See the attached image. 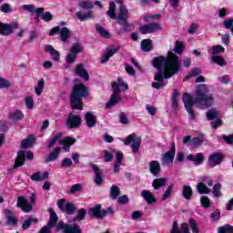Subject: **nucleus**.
I'll use <instances>...</instances> for the list:
<instances>
[{"mask_svg": "<svg viewBox=\"0 0 233 233\" xmlns=\"http://www.w3.org/2000/svg\"><path fill=\"white\" fill-rule=\"evenodd\" d=\"M59 152H61V147H56L47 157H45V163L48 164L52 161H56L59 157Z\"/></svg>", "mask_w": 233, "mask_h": 233, "instance_id": "bb28decb", "label": "nucleus"}, {"mask_svg": "<svg viewBox=\"0 0 233 233\" xmlns=\"http://www.w3.org/2000/svg\"><path fill=\"white\" fill-rule=\"evenodd\" d=\"M117 52H119V46H111L106 48V54H107L109 57H113V56L117 54Z\"/></svg>", "mask_w": 233, "mask_h": 233, "instance_id": "680f3d73", "label": "nucleus"}, {"mask_svg": "<svg viewBox=\"0 0 233 233\" xmlns=\"http://www.w3.org/2000/svg\"><path fill=\"white\" fill-rule=\"evenodd\" d=\"M141 50L143 52H152L153 45L152 40L150 39H144L141 41Z\"/></svg>", "mask_w": 233, "mask_h": 233, "instance_id": "473e14b6", "label": "nucleus"}, {"mask_svg": "<svg viewBox=\"0 0 233 233\" xmlns=\"http://www.w3.org/2000/svg\"><path fill=\"white\" fill-rule=\"evenodd\" d=\"M184 106L189 116V119H196V113L192 108L197 103H200L202 108H210L214 96L212 94H208V90L205 86H198L197 87L196 96L192 97L189 93H185L182 96Z\"/></svg>", "mask_w": 233, "mask_h": 233, "instance_id": "f03ea898", "label": "nucleus"}, {"mask_svg": "<svg viewBox=\"0 0 233 233\" xmlns=\"http://www.w3.org/2000/svg\"><path fill=\"white\" fill-rule=\"evenodd\" d=\"M88 214L90 218H95L96 219H103V209L101 208V204H96L93 208H90Z\"/></svg>", "mask_w": 233, "mask_h": 233, "instance_id": "a211bd4d", "label": "nucleus"}, {"mask_svg": "<svg viewBox=\"0 0 233 233\" xmlns=\"http://www.w3.org/2000/svg\"><path fill=\"white\" fill-rule=\"evenodd\" d=\"M210 218L213 221H219V219H221V211L219 209H216L210 214Z\"/></svg>", "mask_w": 233, "mask_h": 233, "instance_id": "69168bd1", "label": "nucleus"}, {"mask_svg": "<svg viewBox=\"0 0 233 233\" xmlns=\"http://www.w3.org/2000/svg\"><path fill=\"white\" fill-rule=\"evenodd\" d=\"M111 88L113 93L108 102L106 104V108H112L121 101V90L122 92H127V90H128V84L121 78H118L117 82H113L111 84Z\"/></svg>", "mask_w": 233, "mask_h": 233, "instance_id": "20e7f679", "label": "nucleus"}, {"mask_svg": "<svg viewBox=\"0 0 233 233\" xmlns=\"http://www.w3.org/2000/svg\"><path fill=\"white\" fill-rule=\"evenodd\" d=\"M60 37L63 43H66L70 39V29L68 27H62L60 29Z\"/></svg>", "mask_w": 233, "mask_h": 233, "instance_id": "e433bc0d", "label": "nucleus"}, {"mask_svg": "<svg viewBox=\"0 0 233 233\" xmlns=\"http://www.w3.org/2000/svg\"><path fill=\"white\" fill-rule=\"evenodd\" d=\"M225 160V155L221 152L211 153L208 158V164L210 168H214V167H218L221 165Z\"/></svg>", "mask_w": 233, "mask_h": 233, "instance_id": "0eeeda50", "label": "nucleus"}, {"mask_svg": "<svg viewBox=\"0 0 233 233\" xmlns=\"http://www.w3.org/2000/svg\"><path fill=\"white\" fill-rule=\"evenodd\" d=\"M76 17L80 21H87V19H92V11H88L86 14H83L81 11L76 12Z\"/></svg>", "mask_w": 233, "mask_h": 233, "instance_id": "79ce46f5", "label": "nucleus"}, {"mask_svg": "<svg viewBox=\"0 0 233 233\" xmlns=\"http://www.w3.org/2000/svg\"><path fill=\"white\" fill-rule=\"evenodd\" d=\"M130 143H133L131 145L133 154H137V152H139V148L141 147V137H136L134 135H129L126 138L124 144L128 146V145H130Z\"/></svg>", "mask_w": 233, "mask_h": 233, "instance_id": "1a4fd4ad", "label": "nucleus"}, {"mask_svg": "<svg viewBox=\"0 0 233 233\" xmlns=\"http://www.w3.org/2000/svg\"><path fill=\"white\" fill-rule=\"evenodd\" d=\"M81 123H83V120L79 115L73 116L72 114H69L66 125L67 128H79Z\"/></svg>", "mask_w": 233, "mask_h": 233, "instance_id": "9b49d317", "label": "nucleus"}, {"mask_svg": "<svg viewBox=\"0 0 233 233\" xmlns=\"http://www.w3.org/2000/svg\"><path fill=\"white\" fill-rule=\"evenodd\" d=\"M76 141L77 140L72 137H66L60 143L63 147H72V145H76Z\"/></svg>", "mask_w": 233, "mask_h": 233, "instance_id": "c03bdc74", "label": "nucleus"}, {"mask_svg": "<svg viewBox=\"0 0 233 233\" xmlns=\"http://www.w3.org/2000/svg\"><path fill=\"white\" fill-rule=\"evenodd\" d=\"M16 207L27 214L32 212V205L28 204V200L23 196L17 198Z\"/></svg>", "mask_w": 233, "mask_h": 233, "instance_id": "4468645a", "label": "nucleus"}, {"mask_svg": "<svg viewBox=\"0 0 233 233\" xmlns=\"http://www.w3.org/2000/svg\"><path fill=\"white\" fill-rule=\"evenodd\" d=\"M96 30L101 37H104L105 39H108L110 37V32L106 31L103 25L96 24Z\"/></svg>", "mask_w": 233, "mask_h": 233, "instance_id": "f704fd0d", "label": "nucleus"}, {"mask_svg": "<svg viewBox=\"0 0 233 233\" xmlns=\"http://www.w3.org/2000/svg\"><path fill=\"white\" fill-rule=\"evenodd\" d=\"M86 218V209L80 208L77 211V216L73 218V221H83Z\"/></svg>", "mask_w": 233, "mask_h": 233, "instance_id": "a18cd8bd", "label": "nucleus"}, {"mask_svg": "<svg viewBox=\"0 0 233 233\" xmlns=\"http://www.w3.org/2000/svg\"><path fill=\"white\" fill-rule=\"evenodd\" d=\"M56 230H61L62 233H83V230L79 225L66 224L63 220L57 223Z\"/></svg>", "mask_w": 233, "mask_h": 233, "instance_id": "423d86ee", "label": "nucleus"}, {"mask_svg": "<svg viewBox=\"0 0 233 233\" xmlns=\"http://www.w3.org/2000/svg\"><path fill=\"white\" fill-rule=\"evenodd\" d=\"M176 157V143H172L169 151L166 152L162 157L163 163H174Z\"/></svg>", "mask_w": 233, "mask_h": 233, "instance_id": "dca6fc26", "label": "nucleus"}, {"mask_svg": "<svg viewBox=\"0 0 233 233\" xmlns=\"http://www.w3.org/2000/svg\"><path fill=\"white\" fill-rule=\"evenodd\" d=\"M107 15L111 19H115L120 26H122V29H120L117 34L118 35H123V34H127V32H129L130 30V24H128V18H126V20L119 19V15H116V3L115 2H109V9L107 11Z\"/></svg>", "mask_w": 233, "mask_h": 233, "instance_id": "39448f33", "label": "nucleus"}, {"mask_svg": "<svg viewBox=\"0 0 233 233\" xmlns=\"http://www.w3.org/2000/svg\"><path fill=\"white\" fill-rule=\"evenodd\" d=\"M45 88V78H40L37 86L35 87V92L36 96H41L43 94V89Z\"/></svg>", "mask_w": 233, "mask_h": 233, "instance_id": "49530a36", "label": "nucleus"}, {"mask_svg": "<svg viewBox=\"0 0 233 233\" xmlns=\"http://www.w3.org/2000/svg\"><path fill=\"white\" fill-rule=\"evenodd\" d=\"M157 30H161V25L157 23H149L140 26V34L143 35L154 34V32H157Z\"/></svg>", "mask_w": 233, "mask_h": 233, "instance_id": "f8f14e48", "label": "nucleus"}, {"mask_svg": "<svg viewBox=\"0 0 233 233\" xmlns=\"http://www.w3.org/2000/svg\"><path fill=\"white\" fill-rule=\"evenodd\" d=\"M25 159H26V151H18L16 158L15 159V165L13 166V169L15 170L16 168H19V167H23V165H25Z\"/></svg>", "mask_w": 233, "mask_h": 233, "instance_id": "6ab92c4d", "label": "nucleus"}, {"mask_svg": "<svg viewBox=\"0 0 233 233\" xmlns=\"http://www.w3.org/2000/svg\"><path fill=\"white\" fill-rule=\"evenodd\" d=\"M35 143V136L29 135L27 138L23 139L21 142V148L26 149L30 148Z\"/></svg>", "mask_w": 233, "mask_h": 233, "instance_id": "c756f323", "label": "nucleus"}, {"mask_svg": "<svg viewBox=\"0 0 233 233\" xmlns=\"http://www.w3.org/2000/svg\"><path fill=\"white\" fill-rule=\"evenodd\" d=\"M192 196H194L192 187L187 185L183 186L182 197L184 198V199H186L187 201H190V199H192Z\"/></svg>", "mask_w": 233, "mask_h": 233, "instance_id": "7c9ffc66", "label": "nucleus"}, {"mask_svg": "<svg viewBox=\"0 0 233 233\" xmlns=\"http://www.w3.org/2000/svg\"><path fill=\"white\" fill-rule=\"evenodd\" d=\"M151 65L153 68L157 70L154 76L155 82L151 84L152 88H156V90H161V88L167 86L165 79L174 77L181 70V60L172 51L167 52V58L163 56L154 57Z\"/></svg>", "mask_w": 233, "mask_h": 233, "instance_id": "f257e3e1", "label": "nucleus"}, {"mask_svg": "<svg viewBox=\"0 0 233 233\" xmlns=\"http://www.w3.org/2000/svg\"><path fill=\"white\" fill-rule=\"evenodd\" d=\"M117 5H119V13H118V19L121 21H126V19H128L130 14L128 13V8H127V5L124 4L125 0H115Z\"/></svg>", "mask_w": 233, "mask_h": 233, "instance_id": "ddd939ff", "label": "nucleus"}, {"mask_svg": "<svg viewBox=\"0 0 233 233\" xmlns=\"http://www.w3.org/2000/svg\"><path fill=\"white\" fill-rule=\"evenodd\" d=\"M205 142V138L202 136L199 137H194L191 139V146L195 148H198V147H201V144Z\"/></svg>", "mask_w": 233, "mask_h": 233, "instance_id": "a19ab883", "label": "nucleus"}, {"mask_svg": "<svg viewBox=\"0 0 233 233\" xmlns=\"http://www.w3.org/2000/svg\"><path fill=\"white\" fill-rule=\"evenodd\" d=\"M49 212V221L47 223V227L50 228H54L56 225H57V221H59V217H57V213H56V210H54V208H48Z\"/></svg>", "mask_w": 233, "mask_h": 233, "instance_id": "412c9836", "label": "nucleus"}, {"mask_svg": "<svg viewBox=\"0 0 233 233\" xmlns=\"http://www.w3.org/2000/svg\"><path fill=\"white\" fill-rule=\"evenodd\" d=\"M70 52L71 54H75V56H77V54H81L83 52V46H81L80 44L76 43L72 46Z\"/></svg>", "mask_w": 233, "mask_h": 233, "instance_id": "864d4df0", "label": "nucleus"}, {"mask_svg": "<svg viewBox=\"0 0 233 233\" xmlns=\"http://www.w3.org/2000/svg\"><path fill=\"white\" fill-rule=\"evenodd\" d=\"M6 225H12L17 227L19 219L14 216V213L10 209L5 210Z\"/></svg>", "mask_w": 233, "mask_h": 233, "instance_id": "393cba45", "label": "nucleus"}, {"mask_svg": "<svg viewBox=\"0 0 233 233\" xmlns=\"http://www.w3.org/2000/svg\"><path fill=\"white\" fill-rule=\"evenodd\" d=\"M200 203H201V206L204 208H209V207H210V198L207 196H203L200 198Z\"/></svg>", "mask_w": 233, "mask_h": 233, "instance_id": "052dcab7", "label": "nucleus"}, {"mask_svg": "<svg viewBox=\"0 0 233 233\" xmlns=\"http://www.w3.org/2000/svg\"><path fill=\"white\" fill-rule=\"evenodd\" d=\"M188 225L192 230V233H199V228H198V223L196 222V219L189 218Z\"/></svg>", "mask_w": 233, "mask_h": 233, "instance_id": "6e6d98bb", "label": "nucleus"}, {"mask_svg": "<svg viewBox=\"0 0 233 233\" xmlns=\"http://www.w3.org/2000/svg\"><path fill=\"white\" fill-rule=\"evenodd\" d=\"M46 52L50 54L54 61H59V59H61V54H59V51L56 50L52 45H47L46 46Z\"/></svg>", "mask_w": 233, "mask_h": 233, "instance_id": "cd10ccee", "label": "nucleus"}, {"mask_svg": "<svg viewBox=\"0 0 233 233\" xmlns=\"http://www.w3.org/2000/svg\"><path fill=\"white\" fill-rule=\"evenodd\" d=\"M212 63H215V65H218V66H227V61H225V58L223 56H213L211 57Z\"/></svg>", "mask_w": 233, "mask_h": 233, "instance_id": "ea45409f", "label": "nucleus"}, {"mask_svg": "<svg viewBox=\"0 0 233 233\" xmlns=\"http://www.w3.org/2000/svg\"><path fill=\"white\" fill-rule=\"evenodd\" d=\"M88 96H90V92L85 84L78 83L75 85L69 95L71 108L73 110H83V99L88 97Z\"/></svg>", "mask_w": 233, "mask_h": 233, "instance_id": "7ed1b4c3", "label": "nucleus"}, {"mask_svg": "<svg viewBox=\"0 0 233 233\" xmlns=\"http://www.w3.org/2000/svg\"><path fill=\"white\" fill-rule=\"evenodd\" d=\"M61 137H63V133H57L51 140H49L47 148H52V147L56 145Z\"/></svg>", "mask_w": 233, "mask_h": 233, "instance_id": "603ef678", "label": "nucleus"}, {"mask_svg": "<svg viewBox=\"0 0 233 233\" xmlns=\"http://www.w3.org/2000/svg\"><path fill=\"white\" fill-rule=\"evenodd\" d=\"M40 19L44 21L45 23H50V21H54V15H52V13L49 11H46L40 15Z\"/></svg>", "mask_w": 233, "mask_h": 233, "instance_id": "09e8293b", "label": "nucleus"}, {"mask_svg": "<svg viewBox=\"0 0 233 233\" xmlns=\"http://www.w3.org/2000/svg\"><path fill=\"white\" fill-rule=\"evenodd\" d=\"M25 118V115L21 110H15L14 112L9 113V119L13 121H21V119Z\"/></svg>", "mask_w": 233, "mask_h": 233, "instance_id": "72a5a7b5", "label": "nucleus"}, {"mask_svg": "<svg viewBox=\"0 0 233 233\" xmlns=\"http://www.w3.org/2000/svg\"><path fill=\"white\" fill-rule=\"evenodd\" d=\"M224 26L227 30H231L233 34V19L225 20Z\"/></svg>", "mask_w": 233, "mask_h": 233, "instance_id": "774afa93", "label": "nucleus"}, {"mask_svg": "<svg viewBox=\"0 0 233 233\" xmlns=\"http://www.w3.org/2000/svg\"><path fill=\"white\" fill-rule=\"evenodd\" d=\"M83 186L81 184H75L71 187L70 194H76V192H82Z\"/></svg>", "mask_w": 233, "mask_h": 233, "instance_id": "338daca9", "label": "nucleus"}, {"mask_svg": "<svg viewBox=\"0 0 233 233\" xmlns=\"http://www.w3.org/2000/svg\"><path fill=\"white\" fill-rule=\"evenodd\" d=\"M75 73L76 76H78V77H81L84 81H90V75L83 64L76 65Z\"/></svg>", "mask_w": 233, "mask_h": 233, "instance_id": "2eb2a0df", "label": "nucleus"}, {"mask_svg": "<svg viewBox=\"0 0 233 233\" xmlns=\"http://www.w3.org/2000/svg\"><path fill=\"white\" fill-rule=\"evenodd\" d=\"M218 233H233V226L228 224L218 228Z\"/></svg>", "mask_w": 233, "mask_h": 233, "instance_id": "4d7b16f0", "label": "nucleus"}, {"mask_svg": "<svg viewBox=\"0 0 233 233\" xmlns=\"http://www.w3.org/2000/svg\"><path fill=\"white\" fill-rule=\"evenodd\" d=\"M197 190L198 194L203 195V194H210V188L205 185L203 182H199L197 185Z\"/></svg>", "mask_w": 233, "mask_h": 233, "instance_id": "58836bf2", "label": "nucleus"}, {"mask_svg": "<svg viewBox=\"0 0 233 233\" xmlns=\"http://www.w3.org/2000/svg\"><path fill=\"white\" fill-rule=\"evenodd\" d=\"M196 76H201V69L198 67L193 68L191 72L184 77V81H188L190 77H195Z\"/></svg>", "mask_w": 233, "mask_h": 233, "instance_id": "de8ad7c7", "label": "nucleus"}, {"mask_svg": "<svg viewBox=\"0 0 233 233\" xmlns=\"http://www.w3.org/2000/svg\"><path fill=\"white\" fill-rule=\"evenodd\" d=\"M140 196L145 199V201L147 202L148 205H154V203H157V201L156 196H154V194L146 189L142 190Z\"/></svg>", "mask_w": 233, "mask_h": 233, "instance_id": "b1692460", "label": "nucleus"}, {"mask_svg": "<svg viewBox=\"0 0 233 233\" xmlns=\"http://www.w3.org/2000/svg\"><path fill=\"white\" fill-rule=\"evenodd\" d=\"M206 116H207L208 121H214L216 117L219 116V112L210 109L206 113Z\"/></svg>", "mask_w": 233, "mask_h": 233, "instance_id": "3c124183", "label": "nucleus"}, {"mask_svg": "<svg viewBox=\"0 0 233 233\" xmlns=\"http://www.w3.org/2000/svg\"><path fill=\"white\" fill-rule=\"evenodd\" d=\"M174 190V184H170L165 193L162 196V201H167L172 196V191Z\"/></svg>", "mask_w": 233, "mask_h": 233, "instance_id": "8fccbe9b", "label": "nucleus"}, {"mask_svg": "<svg viewBox=\"0 0 233 233\" xmlns=\"http://www.w3.org/2000/svg\"><path fill=\"white\" fill-rule=\"evenodd\" d=\"M121 194V189H119V187L113 185L110 188V198L115 201V199H117Z\"/></svg>", "mask_w": 233, "mask_h": 233, "instance_id": "4c0bfd02", "label": "nucleus"}, {"mask_svg": "<svg viewBox=\"0 0 233 233\" xmlns=\"http://www.w3.org/2000/svg\"><path fill=\"white\" fill-rule=\"evenodd\" d=\"M91 168L92 170H94L95 173L94 182L96 183V185H97V187H101V185L105 183V181L103 180V172L99 167H97V166H96V164H91Z\"/></svg>", "mask_w": 233, "mask_h": 233, "instance_id": "f3484780", "label": "nucleus"}, {"mask_svg": "<svg viewBox=\"0 0 233 233\" xmlns=\"http://www.w3.org/2000/svg\"><path fill=\"white\" fill-rule=\"evenodd\" d=\"M149 172L153 176H159L161 174V164L157 160H152L149 162Z\"/></svg>", "mask_w": 233, "mask_h": 233, "instance_id": "4be33fe9", "label": "nucleus"}, {"mask_svg": "<svg viewBox=\"0 0 233 233\" xmlns=\"http://www.w3.org/2000/svg\"><path fill=\"white\" fill-rule=\"evenodd\" d=\"M76 59H77V56L72 52H69V54L66 56V63L67 65H72L73 63H76Z\"/></svg>", "mask_w": 233, "mask_h": 233, "instance_id": "13d9d810", "label": "nucleus"}, {"mask_svg": "<svg viewBox=\"0 0 233 233\" xmlns=\"http://www.w3.org/2000/svg\"><path fill=\"white\" fill-rule=\"evenodd\" d=\"M170 233H190V228H188V224L184 222L180 225V230H179V226L177 225V221H174Z\"/></svg>", "mask_w": 233, "mask_h": 233, "instance_id": "aec40b11", "label": "nucleus"}, {"mask_svg": "<svg viewBox=\"0 0 233 233\" xmlns=\"http://www.w3.org/2000/svg\"><path fill=\"white\" fill-rule=\"evenodd\" d=\"M78 6L80 8H84V10H92V8H94V3L90 1H84V2H80L78 4Z\"/></svg>", "mask_w": 233, "mask_h": 233, "instance_id": "5fc2aeb1", "label": "nucleus"}, {"mask_svg": "<svg viewBox=\"0 0 233 233\" xmlns=\"http://www.w3.org/2000/svg\"><path fill=\"white\" fill-rule=\"evenodd\" d=\"M10 86H12V84L9 80L0 77V90H3V88H10Z\"/></svg>", "mask_w": 233, "mask_h": 233, "instance_id": "bf43d9fd", "label": "nucleus"}, {"mask_svg": "<svg viewBox=\"0 0 233 233\" xmlns=\"http://www.w3.org/2000/svg\"><path fill=\"white\" fill-rule=\"evenodd\" d=\"M77 210V207L76 204L72 202H66L64 208V212H66L68 216H72Z\"/></svg>", "mask_w": 233, "mask_h": 233, "instance_id": "c9c22d12", "label": "nucleus"}, {"mask_svg": "<svg viewBox=\"0 0 233 233\" xmlns=\"http://www.w3.org/2000/svg\"><path fill=\"white\" fill-rule=\"evenodd\" d=\"M72 165H74V162H72V158H69V157L64 158L61 162V167L63 168H68L72 167Z\"/></svg>", "mask_w": 233, "mask_h": 233, "instance_id": "e2e57ef3", "label": "nucleus"}, {"mask_svg": "<svg viewBox=\"0 0 233 233\" xmlns=\"http://www.w3.org/2000/svg\"><path fill=\"white\" fill-rule=\"evenodd\" d=\"M225 52V47L221 45H217L213 46L212 55L217 56V54H223Z\"/></svg>", "mask_w": 233, "mask_h": 233, "instance_id": "0e129e2a", "label": "nucleus"}, {"mask_svg": "<svg viewBox=\"0 0 233 233\" xmlns=\"http://www.w3.org/2000/svg\"><path fill=\"white\" fill-rule=\"evenodd\" d=\"M187 161H194L196 167H199V165H203V161H205V156L203 153H197L196 156L188 155L187 157Z\"/></svg>", "mask_w": 233, "mask_h": 233, "instance_id": "5701e85b", "label": "nucleus"}, {"mask_svg": "<svg viewBox=\"0 0 233 233\" xmlns=\"http://www.w3.org/2000/svg\"><path fill=\"white\" fill-rule=\"evenodd\" d=\"M22 9L25 10V12H29V14H35V21L36 23H39L41 21V15L44 14L45 8L44 7H38L35 8V5H23Z\"/></svg>", "mask_w": 233, "mask_h": 233, "instance_id": "6e6552de", "label": "nucleus"}, {"mask_svg": "<svg viewBox=\"0 0 233 233\" xmlns=\"http://www.w3.org/2000/svg\"><path fill=\"white\" fill-rule=\"evenodd\" d=\"M15 28H19V24H5L0 21V35H12V34H14Z\"/></svg>", "mask_w": 233, "mask_h": 233, "instance_id": "9d476101", "label": "nucleus"}, {"mask_svg": "<svg viewBox=\"0 0 233 233\" xmlns=\"http://www.w3.org/2000/svg\"><path fill=\"white\" fill-rule=\"evenodd\" d=\"M96 123H97V117L92 114V112L88 111L86 113V124L88 128H94L96 127Z\"/></svg>", "mask_w": 233, "mask_h": 233, "instance_id": "a878e982", "label": "nucleus"}, {"mask_svg": "<svg viewBox=\"0 0 233 233\" xmlns=\"http://www.w3.org/2000/svg\"><path fill=\"white\" fill-rule=\"evenodd\" d=\"M167 181H168V179L165 177L155 178L152 182V187L155 190H159V188H162V187L167 185Z\"/></svg>", "mask_w": 233, "mask_h": 233, "instance_id": "2f4dec72", "label": "nucleus"}, {"mask_svg": "<svg viewBox=\"0 0 233 233\" xmlns=\"http://www.w3.org/2000/svg\"><path fill=\"white\" fill-rule=\"evenodd\" d=\"M39 223L38 218L28 217L22 224L23 230H28L32 225H37Z\"/></svg>", "mask_w": 233, "mask_h": 233, "instance_id": "c85d7f7f", "label": "nucleus"}, {"mask_svg": "<svg viewBox=\"0 0 233 233\" xmlns=\"http://www.w3.org/2000/svg\"><path fill=\"white\" fill-rule=\"evenodd\" d=\"M183 50H185V44L182 41L177 40L173 52L175 54H183Z\"/></svg>", "mask_w": 233, "mask_h": 233, "instance_id": "37998d69", "label": "nucleus"}]
</instances>
